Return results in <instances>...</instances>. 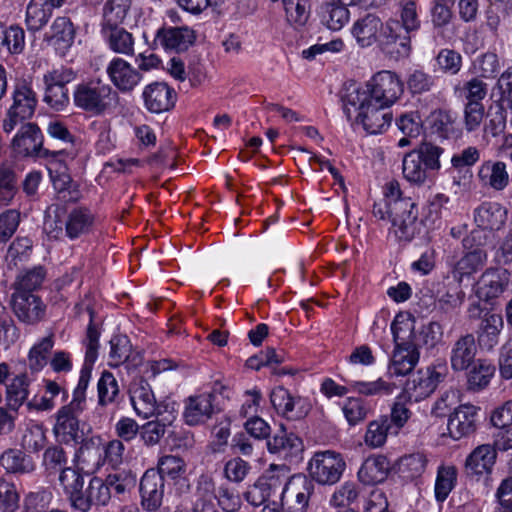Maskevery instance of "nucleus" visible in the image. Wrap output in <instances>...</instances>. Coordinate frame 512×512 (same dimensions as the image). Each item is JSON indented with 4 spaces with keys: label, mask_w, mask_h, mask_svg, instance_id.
Masks as SVG:
<instances>
[{
    "label": "nucleus",
    "mask_w": 512,
    "mask_h": 512,
    "mask_svg": "<svg viewBox=\"0 0 512 512\" xmlns=\"http://www.w3.org/2000/svg\"><path fill=\"white\" fill-rule=\"evenodd\" d=\"M94 223L95 215L86 207L65 211L57 206L46 210L43 230L50 239L61 240L66 236L75 240L89 234Z\"/></svg>",
    "instance_id": "1"
},
{
    "label": "nucleus",
    "mask_w": 512,
    "mask_h": 512,
    "mask_svg": "<svg viewBox=\"0 0 512 512\" xmlns=\"http://www.w3.org/2000/svg\"><path fill=\"white\" fill-rule=\"evenodd\" d=\"M390 105H380L369 100L359 92L347 93L344 100V111L348 118L356 114L364 129L370 134H378L385 131L391 124L392 114L388 110Z\"/></svg>",
    "instance_id": "2"
},
{
    "label": "nucleus",
    "mask_w": 512,
    "mask_h": 512,
    "mask_svg": "<svg viewBox=\"0 0 512 512\" xmlns=\"http://www.w3.org/2000/svg\"><path fill=\"white\" fill-rule=\"evenodd\" d=\"M442 153L441 147L430 142L421 143L416 149L405 154L402 161L403 177L412 185H424L429 172L440 169L439 158Z\"/></svg>",
    "instance_id": "3"
},
{
    "label": "nucleus",
    "mask_w": 512,
    "mask_h": 512,
    "mask_svg": "<svg viewBox=\"0 0 512 512\" xmlns=\"http://www.w3.org/2000/svg\"><path fill=\"white\" fill-rule=\"evenodd\" d=\"M117 92L100 79L81 82L73 91L74 105L91 115L100 116L112 108Z\"/></svg>",
    "instance_id": "4"
},
{
    "label": "nucleus",
    "mask_w": 512,
    "mask_h": 512,
    "mask_svg": "<svg viewBox=\"0 0 512 512\" xmlns=\"http://www.w3.org/2000/svg\"><path fill=\"white\" fill-rule=\"evenodd\" d=\"M390 221L392 232L399 242L412 241L422 228L418 219V208L411 198L397 200L390 205Z\"/></svg>",
    "instance_id": "5"
},
{
    "label": "nucleus",
    "mask_w": 512,
    "mask_h": 512,
    "mask_svg": "<svg viewBox=\"0 0 512 512\" xmlns=\"http://www.w3.org/2000/svg\"><path fill=\"white\" fill-rule=\"evenodd\" d=\"M395 346L433 345L440 335L438 322H391Z\"/></svg>",
    "instance_id": "6"
},
{
    "label": "nucleus",
    "mask_w": 512,
    "mask_h": 512,
    "mask_svg": "<svg viewBox=\"0 0 512 512\" xmlns=\"http://www.w3.org/2000/svg\"><path fill=\"white\" fill-rule=\"evenodd\" d=\"M346 463L342 455L332 450L315 452L308 463L309 479L321 485H334L342 477Z\"/></svg>",
    "instance_id": "7"
},
{
    "label": "nucleus",
    "mask_w": 512,
    "mask_h": 512,
    "mask_svg": "<svg viewBox=\"0 0 512 512\" xmlns=\"http://www.w3.org/2000/svg\"><path fill=\"white\" fill-rule=\"evenodd\" d=\"M351 92L364 94L369 100L380 105H392L403 92V83L396 73L380 71L367 83L364 89L354 88Z\"/></svg>",
    "instance_id": "8"
},
{
    "label": "nucleus",
    "mask_w": 512,
    "mask_h": 512,
    "mask_svg": "<svg viewBox=\"0 0 512 512\" xmlns=\"http://www.w3.org/2000/svg\"><path fill=\"white\" fill-rule=\"evenodd\" d=\"M314 488L315 485L308 476L296 474L289 477L286 474L281 493V507L285 512H306Z\"/></svg>",
    "instance_id": "9"
},
{
    "label": "nucleus",
    "mask_w": 512,
    "mask_h": 512,
    "mask_svg": "<svg viewBox=\"0 0 512 512\" xmlns=\"http://www.w3.org/2000/svg\"><path fill=\"white\" fill-rule=\"evenodd\" d=\"M447 375L445 365L419 369L406 381L404 393L410 401L419 402L430 396Z\"/></svg>",
    "instance_id": "10"
},
{
    "label": "nucleus",
    "mask_w": 512,
    "mask_h": 512,
    "mask_svg": "<svg viewBox=\"0 0 512 512\" xmlns=\"http://www.w3.org/2000/svg\"><path fill=\"white\" fill-rule=\"evenodd\" d=\"M411 33L400 25L398 20L390 19L384 25L378 46L390 58H407L412 50Z\"/></svg>",
    "instance_id": "11"
},
{
    "label": "nucleus",
    "mask_w": 512,
    "mask_h": 512,
    "mask_svg": "<svg viewBox=\"0 0 512 512\" xmlns=\"http://www.w3.org/2000/svg\"><path fill=\"white\" fill-rule=\"evenodd\" d=\"M84 409L68 403L57 411L55 415L56 421L53 426V432L57 440L65 444H78L81 441L84 434L79 427V416Z\"/></svg>",
    "instance_id": "12"
},
{
    "label": "nucleus",
    "mask_w": 512,
    "mask_h": 512,
    "mask_svg": "<svg viewBox=\"0 0 512 512\" xmlns=\"http://www.w3.org/2000/svg\"><path fill=\"white\" fill-rule=\"evenodd\" d=\"M480 234V231L474 230L469 236L463 239L464 247L470 250L466 252L454 266L453 276L459 282L463 280V277L471 276L479 271L487 261V253L483 248L479 246L473 248L474 242L481 238Z\"/></svg>",
    "instance_id": "13"
},
{
    "label": "nucleus",
    "mask_w": 512,
    "mask_h": 512,
    "mask_svg": "<svg viewBox=\"0 0 512 512\" xmlns=\"http://www.w3.org/2000/svg\"><path fill=\"white\" fill-rule=\"evenodd\" d=\"M139 492L142 508L147 512L157 511L164 498V478L155 469H148L140 480Z\"/></svg>",
    "instance_id": "14"
},
{
    "label": "nucleus",
    "mask_w": 512,
    "mask_h": 512,
    "mask_svg": "<svg viewBox=\"0 0 512 512\" xmlns=\"http://www.w3.org/2000/svg\"><path fill=\"white\" fill-rule=\"evenodd\" d=\"M13 149L21 156L47 157L50 152L44 149L43 136L34 123L24 124L13 139Z\"/></svg>",
    "instance_id": "15"
},
{
    "label": "nucleus",
    "mask_w": 512,
    "mask_h": 512,
    "mask_svg": "<svg viewBox=\"0 0 512 512\" xmlns=\"http://www.w3.org/2000/svg\"><path fill=\"white\" fill-rule=\"evenodd\" d=\"M478 410V407L471 404L455 408L447 423L449 436L454 440H460L473 434L477 429Z\"/></svg>",
    "instance_id": "16"
},
{
    "label": "nucleus",
    "mask_w": 512,
    "mask_h": 512,
    "mask_svg": "<svg viewBox=\"0 0 512 512\" xmlns=\"http://www.w3.org/2000/svg\"><path fill=\"white\" fill-rule=\"evenodd\" d=\"M106 73L113 85L122 93L133 91L142 80V74L120 57H114L109 62Z\"/></svg>",
    "instance_id": "17"
},
{
    "label": "nucleus",
    "mask_w": 512,
    "mask_h": 512,
    "mask_svg": "<svg viewBox=\"0 0 512 512\" xmlns=\"http://www.w3.org/2000/svg\"><path fill=\"white\" fill-rule=\"evenodd\" d=\"M146 109L155 114L172 109L176 102V92L164 82L147 85L142 93Z\"/></svg>",
    "instance_id": "18"
},
{
    "label": "nucleus",
    "mask_w": 512,
    "mask_h": 512,
    "mask_svg": "<svg viewBox=\"0 0 512 512\" xmlns=\"http://www.w3.org/2000/svg\"><path fill=\"white\" fill-rule=\"evenodd\" d=\"M510 276V272L502 267L486 269L478 281V297L485 301L499 297L507 289Z\"/></svg>",
    "instance_id": "19"
},
{
    "label": "nucleus",
    "mask_w": 512,
    "mask_h": 512,
    "mask_svg": "<svg viewBox=\"0 0 512 512\" xmlns=\"http://www.w3.org/2000/svg\"><path fill=\"white\" fill-rule=\"evenodd\" d=\"M384 24L375 14H366L357 19L351 28V34L358 46L367 48L379 44Z\"/></svg>",
    "instance_id": "20"
},
{
    "label": "nucleus",
    "mask_w": 512,
    "mask_h": 512,
    "mask_svg": "<svg viewBox=\"0 0 512 512\" xmlns=\"http://www.w3.org/2000/svg\"><path fill=\"white\" fill-rule=\"evenodd\" d=\"M12 99L11 107L14 114L28 118L34 115L38 99L30 80L23 77L15 79Z\"/></svg>",
    "instance_id": "21"
},
{
    "label": "nucleus",
    "mask_w": 512,
    "mask_h": 512,
    "mask_svg": "<svg viewBox=\"0 0 512 512\" xmlns=\"http://www.w3.org/2000/svg\"><path fill=\"white\" fill-rule=\"evenodd\" d=\"M214 395L212 393H202L193 395L185 400V409L183 417L185 423L195 426L205 423L214 413Z\"/></svg>",
    "instance_id": "22"
},
{
    "label": "nucleus",
    "mask_w": 512,
    "mask_h": 512,
    "mask_svg": "<svg viewBox=\"0 0 512 512\" xmlns=\"http://www.w3.org/2000/svg\"><path fill=\"white\" fill-rule=\"evenodd\" d=\"M64 3L65 0H30L25 15L27 29L32 32L41 30L52 17L53 10Z\"/></svg>",
    "instance_id": "23"
},
{
    "label": "nucleus",
    "mask_w": 512,
    "mask_h": 512,
    "mask_svg": "<svg viewBox=\"0 0 512 512\" xmlns=\"http://www.w3.org/2000/svg\"><path fill=\"white\" fill-rule=\"evenodd\" d=\"M477 178L483 188L502 191L509 184L507 166L502 161H484L477 172Z\"/></svg>",
    "instance_id": "24"
},
{
    "label": "nucleus",
    "mask_w": 512,
    "mask_h": 512,
    "mask_svg": "<svg viewBox=\"0 0 512 512\" xmlns=\"http://www.w3.org/2000/svg\"><path fill=\"white\" fill-rule=\"evenodd\" d=\"M80 446L74 455V462L88 471L98 470L103 464V447L99 437L81 438Z\"/></svg>",
    "instance_id": "25"
},
{
    "label": "nucleus",
    "mask_w": 512,
    "mask_h": 512,
    "mask_svg": "<svg viewBox=\"0 0 512 512\" xmlns=\"http://www.w3.org/2000/svg\"><path fill=\"white\" fill-rule=\"evenodd\" d=\"M496 449L490 444L476 447L467 457L465 470L469 476L490 474L496 462Z\"/></svg>",
    "instance_id": "26"
},
{
    "label": "nucleus",
    "mask_w": 512,
    "mask_h": 512,
    "mask_svg": "<svg viewBox=\"0 0 512 512\" xmlns=\"http://www.w3.org/2000/svg\"><path fill=\"white\" fill-rule=\"evenodd\" d=\"M75 27L69 17H56L50 26L46 38L51 42L59 54L65 55L75 40Z\"/></svg>",
    "instance_id": "27"
},
{
    "label": "nucleus",
    "mask_w": 512,
    "mask_h": 512,
    "mask_svg": "<svg viewBox=\"0 0 512 512\" xmlns=\"http://www.w3.org/2000/svg\"><path fill=\"white\" fill-rule=\"evenodd\" d=\"M419 346H395L392 352L388 372L392 376L410 374L419 362Z\"/></svg>",
    "instance_id": "28"
},
{
    "label": "nucleus",
    "mask_w": 512,
    "mask_h": 512,
    "mask_svg": "<svg viewBox=\"0 0 512 512\" xmlns=\"http://www.w3.org/2000/svg\"><path fill=\"white\" fill-rule=\"evenodd\" d=\"M156 40L166 50L185 51L195 41V33L188 27H169L157 31Z\"/></svg>",
    "instance_id": "29"
},
{
    "label": "nucleus",
    "mask_w": 512,
    "mask_h": 512,
    "mask_svg": "<svg viewBox=\"0 0 512 512\" xmlns=\"http://www.w3.org/2000/svg\"><path fill=\"white\" fill-rule=\"evenodd\" d=\"M477 353L475 338L472 334L461 336L453 345L450 363L454 371L467 370L474 362Z\"/></svg>",
    "instance_id": "30"
},
{
    "label": "nucleus",
    "mask_w": 512,
    "mask_h": 512,
    "mask_svg": "<svg viewBox=\"0 0 512 512\" xmlns=\"http://www.w3.org/2000/svg\"><path fill=\"white\" fill-rule=\"evenodd\" d=\"M267 449L271 454L283 458L292 457L302 451V440L293 432L281 428L267 441Z\"/></svg>",
    "instance_id": "31"
},
{
    "label": "nucleus",
    "mask_w": 512,
    "mask_h": 512,
    "mask_svg": "<svg viewBox=\"0 0 512 512\" xmlns=\"http://www.w3.org/2000/svg\"><path fill=\"white\" fill-rule=\"evenodd\" d=\"M101 35L108 48L114 53L124 56L134 55V36L125 28L121 26L101 28Z\"/></svg>",
    "instance_id": "32"
},
{
    "label": "nucleus",
    "mask_w": 512,
    "mask_h": 512,
    "mask_svg": "<svg viewBox=\"0 0 512 512\" xmlns=\"http://www.w3.org/2000/svg\"><path fill=\"white\" fill-rule=\"evenodd\" d=\"M347 6L339 2L323 0L318 8L321 23L330 30H341L350 19Z\"/></svg>",
    "instance_id": "33"
},
{
    "label": "nucleus",
    "mask_w": 512,
    "mask_h": 512,
    "mask_svg": "<svg viewBox=\"0 0 512 512\" xmlns=\"http://www.w3.org/2000/svg\"><path fill=\"white\" fill-rule=\"evenodd\" d=\"M475 222L486 230L501 229L507 219V210L499 203L485 202L475 211Z\"/></svg>",
    "instance_id": "34"
},
{
    "label": "nucleus",
    "mask_w": 512,
    "mask_h": 512,
    "mask_svg": "<svg viewBox=\"0 0 512 512\" xmlns=\"http://www.w3.org/2000/svg\"><path fill=\"white\" fill-rule=\"evenodd\" d=\"M390 471V462L383 455L368 457L358 471V478L364 485L383 482Z\"/></svg>",
    "instance_id": "35"
},
{
    "label": "nucleus",
    "mask_w": 512,
    "mask_h": 512,
    "mask_svg": "<svg viewBox=\"0 0 512 512\" xmlns=\"http://www.w3.org/2000/svg\"><path fill=\"white\" fill-rule=\"evenodd\" d=\"M11 304L19 320H37L45 315L46 306L36 295L13 294Z\"/></svg>",
    "instance_id": "36"
},
{
    "label": "nucleus",
    "mask_w": 512,
    "mask_h": 512,
    "mask_svg": "<svg viewBox=\"0 0 512 512\" xmlns=\"http://www.w3.org/2000/svg\"><path fill=\"white\" fill-rule=\"evenodd\" d=\"M110 497L111 493L105 481L99 477H93L87 489L84 490L82 498L76 499V509L87 512L92 505H105Z\"/></svg>",
    "instance_id": "37"
},
{
    "label": "nucleus",
    "mask_w": 512,
    "mask_h": 512,
    "mask_svg": "<svg viewBox=\"0 0 512 512\" xmlns=\"http://www.w3.org/2000/svg\"><path fill=\"white\" fill-rule=\"evenodd\" d=\"M130 400L137 415L149 418L155 415L157 407L154 394L147 383L140 382L130 388Z\"/></svg>",
    "instance_id": "38"
},
{
    "label": "nucleus",
    "mask_w": 512,
    "mask_h": 512,
    "mask_svg": "<svg viewBox=\"0 0 512 512\" xmlns=\"http://www.w3.org/2000/svg\"><path fill=\"white\" fill-rule=\"evenodd\" d=\"M59 483L68 496L71 505L76 509V499L82 498L84 493L85 481L83 475L75 468L66 467L59 474Z\"/></svg>",
    "instance_id": "39"
},
{
    "label": "nucleus",
    "mask_w": 512,
    "mask_h": 512,
    "mask_svg": "<svg viewBox=\"0 0 512 512\" xmlns=\"http://www.w3.org/2000/svg\"><path fill=\"white\" fill-rule=\"evenodd\" d=\"M270 400L275 410L288 419H297L304 414V411H295V407L301 402V399L293 397L283 387L273 389L270 394Z\"/></svg>",
    "instance_id": "40"
},
{
    "label": "nucleus",
    "mask_w": 512,
    "mask_h": 512,
    "mask_svg": "<svg viewBox=\"0 0 512 512\" xmlns=\"http://www.w3.org/2000/svg\"><path fill=\"white\" fill-rule=\"evenodd\" d=\"M393 431L388 416H380L368 423L364 442L370 448L382 447L386 443L388 435L394 434Z\"/></svg>",
    "instance_id": "41"
},
{
    "label": "nucleus",
    "mask_w": 512,
    "mask_h": 512,
    "mask_svg": "<svg viewBox=\"0 0 512 512\" xmlns=\"http://www.w3.org/2000/svg\"><path fill=\"white\" fill-rule=\"evenodd\" d=\"M286 474V468L283 467L277 471H270L259 477L266 503L281 501V493L284 488Z\"/></svg>",
    "instance_id": "42"
},
{
    "label": "nucleus",
    "mask_w": 512,
    "mask_h": 512,
    "mask_svg": "<svg viewBox=\"0 0 512 512\" xmlns=\"http://www.w3.org/2000/svg\"><path fill=\"white\" fill-rule=\"evenodd\" d=\"M131 0H108L103 7L101 28L121 26L128 14Z\"/></svg>",
    "instance_id": "43"
},
{
    "label": "nucleus",
    "mask_w": 512,
    "mask_h": 512,
    "mask_svg": "<svg viewBox=\"0 0 512 512\" xmlns=\"http://www.w3.org/2000/svg\"><path fill=\"white\" fill-rule=\"evenodd\" d=\"M0 464L9 473L25 474L34 470L32 460L18 449L4 451L0 456Z\"/></svg>",
    "instance_id": "44"
},
{
    "label": "nucleus",
    "mask_w": 512,
    "mask_h": 512,
    "mask_svg": "<svg viewBox=\"0 0 512 512\" xmlns=\"http://www.w3.org/2000/svg\"><path fill=\"white\" fill-rule=\"evenodd\" d=\"M45 275L46 272L41 266L18 275L13 283V294L35 295L33 292L41 287Z\"/></svg>",
    "instance_id": "45"
},
{
    "label": "nucleus",
    "mask_w": 512,
    "mask_h": 512,
    "mask_svg": "<svg viewBox=\"0 0 512 512\" xmlns=\"http://www.w3.org/2000/svg\"><path fill=\"white\" fill-rule=\"evenodd\" d=\"M109 364L118 367L127 362L132 353L130 339L126 335H114L110 340Z\"/></svg>",
    "instance_id": "46"
},
{
    "label": "nucleus",
    "mask_w": 512,
    "mask_h": 512,
    "mask_svg": "<svg viewBox=\"0 0 512 512\" xmlns=\"http://www.w3.org/2000/svg\"><path fill=\"white\" fill-rule=\"evenodd\" d=\"M495 373V367L483 360H479L468 373V388L478 391L485 388Z\"/></svg>",
    "instance_id": "47"
},
{
    "label": "nucleus",
    "mask_w": 512,
    "mask_h": 512,
    "mask_svg": "<svg viewBox=\"0 0 512 512\" xmlns=\"http://www.w3.org/2000/svg\"><path fill=\"white\" fill-rule=\"evenodd\" d=\"M354 391L364 396H386L394 392L396 385L393 382L378 378L375 381H354L351 384Z\"/></svg>",
    "instance_id": "48"
},
{
    "label": "nucleus",
    "mask_w": 512,
    "mask_h": 512,
    "mask_svg": "<svg viewBox=\"0 0 512 512\" xmlns=\"http://www.w3.org/2000/svg\"><path fill=\"white\" fill-rule=\"evenodd\" d=\"M359 498L358 486L353 482H345L331 495L329 504L334 508H346L353 505Z\"/></svg>",
    "instance_id": "49"
},
{
    "label": "nucleus",
    "mask_w": 512,
    "mask_h": 512,
    "mask_svg": "<svg viewBox=\"0 0 512 512\" xmlns=\"http://www.w3.org/2000/svg\"><path fill=\"white\" fill-rule=\"evenodd\" d=\"M455 92L459 97L466 100V103H482L487 95V84L481 79L474 77L456 87Z\"/></svg>",
    "instance_id": "50"
},
{
    "label": "nucleus",
    "mask_w": 512,
    "mask_h": 512,
    "mask_svg": "<svg viewBox=\"0 0 512 512\" xmlns=\"http://www.w3.org/2000/svg\"><path fill=\"white\" fill-rule=\"evenodd\" d=\"M62 392L63 397L67 398V392L62 389L56 382L51 380L45 381V394L39 398L34 397L29 403V407L38 411H47L55 407L54 397Z\"/></svg>",
    "instance_id": "51"
},
{
    "label": "nucleus",
    "mask_w": 512,
    "mask_h": 512,
    "mask_svg": "<svg viewBox=\"0 0 512 512\" xmlns=\"http://www.w3.org/2000/svg\"><path fill=\"white\" fill-rule=\"evenodd\" d=\"M53 347V336L44 337L35 344L28 356V365L32 371L38 372L47 364V355Z\"/></svg>",
    "instance_id": "52"
},
{
    "label": "nucleus",
    "mask_w": 512,
    "mask_h": 512,
    "mask_svg": "<svg viewBox=\"0 0 512 512\" xmlns=\"http://www.w3.org/2000/svg\"><path fill=\"white\" fill-rule=\"evenodd\" d=\"M98 399L101 406L111 404L119 393L116 378L109 371H104L97 384Z\"/></svg>",
    "instance_id": "53"
},
{
    "label": "nucleus",
    "mask_w": 512,
    "mask_h": 512,
    "mask_svg": "<svg viewBox=\"0 0 512 512\" xmlns=\"http://www.w3.org/2000/svg\"><path fill=\"white\" fill-rule=\"evenodd\" d=\"M17 192L16 176L7 165L0 166V206H7Z\"/></svg>",
    "instance_id": "54"
},
{
    "label": "nucleus",
    "mask_w": 512,
    "mask_h": 512,
    "mask_svg": "<svg viewBox=\"0 0 512 512\" xmlns=\"http://www.w3.org/2000/svg\"><path fill=\"white\" fill-rule=\"evenodd\" d=\"M29 380L25 374L14 377L7 386V397L9 405L17 409L27 399L29 391Z\"/></svg>",
    "instance_id": "55"
},
{
    "label": "nucleus",
    "mask_w": 512,
    "mask_h": 512,
    "mask_svg": "<svg viewBox=\"0 0 512 512\" xmlns=\"http://www.w3.org/2000/svg\"><path fill=\"white\" fill-rule=\"evenodd\" d=\"M456 470L454 467H440L435 482V497L443 502L454 488L456 482Z\"/></svg>",
    "instance_id": "56"
},
{
    "label": "nucleus",
    "mask_w": 512,
    "mask_h": 512,
    "mask_svg": "<svg viewBox=\"0 0 512 512\" xmlns=\"http://www.w3.org/2000/svg\"><path fill=\"white\" fill-rule=\"evenodd\" d=\"M342 411L349 425L354 426L367 417L369 406L361 398L350 397L345 401Z\"/></svg>",
    "instance_id": "57"
},
{
    "label": "nucleus",
    "mask_w": 512,
    "mask_h": 512,
    "mask_svg": "<svg viewBox=\"0 0 512 512\" xmlns=\"http://www.w3.org/2000/svg\"><path fill=\"white\" fill-rule=\"evenodd\" d=\"M435 60L439 70L445 74L456 75L462 68V56L453 49H441Z\"/></svg>",
    "instance_id": "58"
},
{
    "label": "nucleus",
    "mask_w": 512,
    "mask_h": 512,
    "mask_svg": "<svg viewBox=\"0 0 512 512\" xmlns=\"http://www.w3.org/2000/svg\"><path fill=\"white\" fill-rule=\"evenodd\" d=\"M432 126L442 137L448 138L456 132V116L448 110H436L431 114Z\"/></svg>",
    "instance_id": "59"
},
{
    "label": "nucleus",
    "mask_w": 512,
    "mask_h": 512,
    "mask_svg": "<svg viewBox=\"0 0 512 512\" xmlns=\"http://www.w3.org/2000/svg\"><path fill=\"white\" fill-rule=\"evenodd\" d=\"M399 16L398 21L406 30L415 32L420 28L417 3L414 0H402L399 3Z\"/></svg>",
    "instance_id": "60"
},
{
    "label": "nucleus",
    "mask_w": 512,
    "mask_h": 512,
    "mask_svg": "<svg viewBox=\"0 0 512 512\" xmlns=\"http://www.w3.org/2000/svg\"><path fill=\"white\" fill-rule=\"evenodd\" d=\"M45 84L44 101L53 109L63 110L69 103L68 89L61 85Z\"/></svg>",
    "instance_id": "61"
},
{
    "label": "nucleus",
    "mask_w": 512,
    "mask_h": 512,
    "mask_svg": "<svg viewBox=\"0 0 512 512\" xmlns=\"http://www.w3.org/2000/svg\"><path fill=\"white\" fill-rule=\"evenodd\" d=\"M193 497V503H213L216 501L215 482L210 476L201 475L198 478Z\"/></svg>",
    "instance_id": "62"
},
{
    "label": "nucleus",
    "mask_w": 512,
    "mask_h": 512,
    "mask_svg": "<svg viewBox=\"0 0 512 512\" xmlns=\"http://www.w3.org/2000/svg\"><path fill=\"white\" fill-rule=\"evenodd\" d=\"M67 461L66 451L59 445L48 447L43 454L45 469L54 473L66 468Z\"/></svg>",
    "instance_id": "63"
},
{
    "label": "nucleus",
    "mask_w": 512,
    "mask_h": 512,
    "mask_svg": "<svg viewBox=\"0 0 512 512\" xmlns=\"http://www.w3.org/2000/svg\"><path fill=\"white\" fill-rule=\"evenodd\" d=\"M155 470L159 472L162 478L166 475L171 479H176L185 472V463L178 456L165 455L159 459Z\"/></svg>",
    "instance_id": "64"
}]
</instances>
